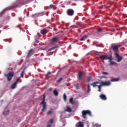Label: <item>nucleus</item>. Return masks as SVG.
<instances>
[{"label": "nucleus", "mask_w": 127, "mask_h": 127, "mask_svg": "<svg viewBox=\"0 0 127 127\" xmlns=\"http://www.w3.org/2000/svg\"><path fill=\"white\" fill-rule=\"evenodd\" d=\"M81 114L83 119H87V115H89L90 117H92V113L89 110H83L82 111Z\"/></svg>", "instance_id": "2"}, {"label": "nucleus", "mask_w": 127, "mask_h": 127, "mask_svg": "<svg viewBox=\"0 0 127 127\" xmlns=\"http://www.w3.org/2000/svg\"><path fill=\"white\" fill-rule=\"evenodd\" d=\"M50 74H51V72H48V73L46 75V77L47 78V77H48V76L50 75Z\"/></svg>", "instance_id": "36"}, {"label": "nucleus", "mask_w": 127, "mask_h": 127, "mask_svg": "<svg viewBox=\"0 0 127 127\" xmlns=\"http://www.w3.org/2000/svg\"><path fill=\"white\" fill-rule=\"evenodd\" d=\"M7 77V80L9 82V81H11V79H12V77L14 76V72L13 71H9L7 75H6Z\"/></svg>", "instance_id": "5"}, {"label": "nucleus", "mask_w": 127, "mask_h": 127, "mask_svg": "<svg viewBox=\"0 0 127 127\" xmlns=\"http://www.w3.org/2000/svg\"><path fill=\"white\" fill-rule=\"evenodd\" d=\"M32 51H33L32 49H31L29 51V53H28V57H30L31 56L30 54L31 53V52H32Z\"/></svg>", "instance_id": "26"}, {"label": "nucleus", "mask_w": 127, "mask_h": 127, "mask_svg": "<svg viewBox=\"0 0 127 127\" xmlns=\"http://www.w3.org/2000/svg\"><path fill=\"white\" fill-rule=\"evenodd\" d=\"M7 113L8 114V113H9V111L8 110V111H7Z\"/></svg>", "instance_id": "42"}, {"label": "nucleus", "mask_w": 127, "mask_h": 127, "mask_svg": "<svg viewBox=\"0 0 127 127\" xmlns=\"http://www.w3.org/2000/svg\"><path fill=\"white\" fill-rule=\"evenodd\" d=\"M87 38V36L86 35H84L83 37H82L81 38V39H80V41H84V40H85V39H86Z\"/></svg>", "instance_id": "23"}, {"label": "nucleus", "mask_w": 127, "mask_h": 127, "mask_svg": "<svg viewBox=\"0 0 127 127\" xmlns=\"http://www.w3.org/2000/svg\"><path fill=\"white\" fill-rule=\"evenodd\" d=\"M64 101H66L67 100V96H66V94H64Z\"/></svg>", "instance_id": "30"}, {"label": "nucleus", "mask_w": 127, "mask_h": 127, "mask_svg": "<svg viewBox=\"0 0 127 127\" xmlns=\"http://www.w3.org/2000/svg\"><path fill=\"white\" fill-rule=\"evenodd\" d=\"M97 84H100V82H99V81L94 82L91 83L90 85L91 86H93V88H95V87L98 86V85H97Z\"/></svg>", "instance_id": "16"}, {"label": "nucleus", "mask_w": 127, "mask_h": 127, "mask_svg": "<svg viewBox=\"0 0 127 127\" xmlns=\"http://www.w3.org/2000/svg\"><path fill=\"white\" fill-rule=\"evenodd\" d=\"M75 127H84V125L81 122H79L77 124L75 125Z\"/></svg>", "instance_id": "14"}, {"label": "nucleus", "mask_w": 127, "mask_h": 127, "mask_svg": "<svg viewBox=\"0 0 127 127\" xmlns=\"http://www.w3.org/2000/svg\"><path fill=\"white\" fill-rule=\"evenodd\" d=\"M51 115H52V109H51V110L48 111V112L47 113V116H50Z\"/></svg>", "instance_id": "21"}, {"label": "nucleus", "mask_w": 127, "mask_h": 127, "mask_svg": "<svg viewBox=\"0 0 127 127\" xmlns=\"http://www.w3.org/2000/svg\"><path fill=\"white\" fill-rule=\"evenodd\" d=\"M36 42L37 43H38V42H39V41H36Z\"/></svg>", "instance_id": "41"}, {"label": "nucleus", "mask_w": 127, "mask_h": 127, "mask_svg": "<svg viewBox=\"0 0 127 127\" xmlns=\"http://www.w3.org/2000/svg\"><path fill=\"white\" fill-rule=\"evenodd\" d=\"M17 85V83H16V82H14L11 86V89H12V90H13V89H15V88H16V85Z\"/></svg>", "instance_id": "18"}, {"label": "nucleus", "mask_w": 127, "mask_h": 127, "mask_svg": "<svg viewBox=\"0 0 127 127\" xmlns=\"http://www.w3.org/2000/svg\"><path fill=\"white\" fill-rule=\"evenodd\" d=\"M41 105H43V109H42V112H44L47 106V105L46 104V102H45V94H44L43 95V100L41 103Z\"/></svg>", "instance_id": "3"}, {"label": "nucleus", "mask_w": 127, "mask_h": 127, "mask_svg": "<svg viewBox=\"0 0 127 127\" xmlns=\"http://www.w3.org/2000/svg\"><path fill=\"white\" fill-rule=\"evenodd\" d=\"M119 80H120V78H116L111 79V82H117V81H119Z\"/></svg>", "instance_id": "22"}, {"label": "nucleus", "mask_w": 127, "mask_h": 127, "mask_svg": "<svg viewBox=\"0 0 127 127\" xmlns=\"http://www.w3.org/2000/svg\"><path fill=\"white\" fill-rule=\"evenodd\" d=\"M101 73L103 75H109V73H108L107 72L103 71Z\"/></svg>", "instance_id": "32"}, {"label": "nucleus", "mask_w": 127, "mask_h": 127, "mask_svg": "<svg viewBox=\"0 0 127 127\" xmlns=\"http://www.w3.org/2000/svg\"><path fill=\"white\" fill-rule=\"evenodd\" d=\"M77 79H78V80H82V79H83V74L82 73V72L79 71L78 72V74L77 76Z\"/></svg>", "instance_id": "13"}, {"label": "nucleus", "mask_w": 127, "mask_h": 127, "mask_svg": "<svg viewBox=\"0 0 127 127\" xmlns=\"http://www.w3.org/2000/svg\"><path fill=\"white\" fill-rule=\"evenodd\" d=\"M66 13L67 15H69V16H72L74 14V10L72 9H68L66 11Z\"/></svg>", "instance_id": "7"}, {"label": "nucleus", "mask_w": 127, "mask_h": 127, "mask_svg": "<svg viewBox=\"0 0 127 127\" xmlns=\"http://www.w3.org/2000/svg\"><path fill=\"white\" fill-rule=\"evenodd\" d=\"M47 32H48V30L46 29H43L40 31V33L42 35H45Z\"/></svg>", "instance_id": "12"}, {"label": "nucleus", "mask_w": 127, "mask_h": 127, "mask_svg": "<svg viewBox=\"0 0 127 127\" xmlns=\"http://www.w3.org/2000/svg\"><path fill=\"white\" fill-rule=\"evenodd\" d=\"M103 31V28H99L97 29V32H102Z\"/></svg>", "instance_id": "29"}, {"label": "nucleus", "mask_w": 127, "mask_h": 127, "mask_svg": "<svg viewBox=\"0 0 127 127\" xmlns=\"http://www.w3.org/2000/svg\"><path fill=\"white\" fill-rule=\"evenodd\" d=\"M109 58L108 60H109V62H110V65H118V63L115 62H112L113 61V58L112 57V56H111L110 57H109Z\"/></svg>", "instance_id": "8"}, {"label": "nucleus", "mask_w": 127, "mask_h": 127, "mask_svg": "<svg viewBox=\"0 0 127 127\" xmlns=\"http://www.w3.org/2000/svg\"><path fill=\"white\" fill-rule=\"evenodd\" d=\"M28 1H29V0H18L14 3L12 6L5 8L2 10V12H4L7 10H10V9H12V8H15V7H18V6L21 5V4H26Z\"/></svg>", "instance_id": "1"}, {"label": "nucleus", "mask_w": 127, "mask_h": 127, "mask_svg": "<svg viewBox=\"0 0 127 127\" xmlns=\"http://www.w3.org/2000/svg\"><path fill=\"white\" fill-rule=\"evenodd\" d=\"M59 41H60V38L58 36L54 37L51 39V44L52 45H54L55 43L59 42Z\"/></svg>", "instance_id": "4"}, {"label": "nucleus", "mask_w": 127, "mask_h": 127, "mask_svg": "<svg viewBox=\"0 0 127 127\" xmlns=\"http://www.w3.org/2000/svg\"><path fill=\"white\" fill-rule=\"evenodd\" d=\"M100 84H101V85H102V86H110V85H111V82H110V81H107V82L101 81V82H100Z\"/></svg>", "instance_id": "10"}, {"label": "nucleus", "mask_w": 127, "mask_h": 127, "mask_svg": "<svg viewBox=\"0 0 127 127\" xmlns=\"http://www.w3.org/2000/svg\"><path fill=\"white\" fill-rule=\"evenodd\" d=\"M119 47H120V46L112 44L111 48L113 49V51L114 52H117V51H119Z\"/></svg>", "instance_id": "6"}, {"label": "nucleus", "mask_w": 127, "mask_h": 127, "mask_svg": "<svg viewBox=\"0 0 127 127\" xmlns=\"http://www.w3.org/2000/svg\"><path fill=\"white\" fill-rule=\"evenodd\" d=\"M41 55L43 56V54H41Z\"/></svg>", "instance_id": "43"}, {"label": "nucleus", "mask_w": 127, "mask_h": 127, "mask_svg": "<svg viewBox=\"0 0 127 127\" xmlns=\"http://www.w3.org/2000/svg\"><path fill=\"white\" fill-rule=\"evenodd\" d=\"M19 80H20V77L16 79V81L15 82V83H16L17 84V83H18V81H19Z\"/></svg>", "instance_id": "34"}, {"label": "nucleus", "mask_w": 127, "mask_h": 127, "mask_svg": "<svg viewBox=\"0 0 127 127\" xmlns=\"http://www.w3.org/2000/svg\"><path fill=\"white\" fill-rule=\"evenodd\" d=\"M69 103H70V104L73 105V98H70L69 99Z\"/></svg>", "instance_id": "31"}, {"label": "nucleus", "mask_w": 127, "mask_h": 127, "mask_svg": "<svg viewBox=\"0 0 127 127\" xmlns=\"http://www.w3.org/2000/svg\"><path fill=\"white\" fill-rule=\"evenodd\" d=\"M115 55H116V58L117 59L118 62H121V61L123 60V57H121L118 54H116Z\"/></svg>", "instance_id": "11"}, {"label": "nucleus", "mask_w": 127, "mask_h": 127, "mask_svg": "<svg viewBox=\"0 0 127 127\" xmlns=\"http://www.w3.org/2000/svg\"><path fill=\"white\" fill-rule=\"evenodd\" d=\"M53 94L56 97H57V96L59 95V93H58V91H57L56 88H55V90L53 91Z\"/></svg>", "instance_id": "19"}, {"label": "nucleus", "mask_w": 127, "mask_h": 127, "mask_svg": "<svg viewBox=\"0 0 127 127\" xmlns=\"http://www.w3.org/2000/svg\"><path fill=\"white\" fill-rule=\"evenodd\" d=\"M102 86H103L101 84H100V85H98L97 86V87H98V92H101V89H102Z\"/></svg>", "instance_id": "24"}, {"label": "nucleus", "mask_w": 127, "mask_h": 127, "mask_svg": "<svg viewBox=\"0 0 127 127\" xmlns=\"http://www.w3.org/2000/svg\"><path fill=\"white\" fill-rule=\"evenodd\" d=\"M90 88V84L87 85V93H90V91H91V89Z\"/></svg>", "instance_id": "25"}, {"label": "nucleus", "mask_w": 127, "mask_h": 127, "mask_svg": "<svg viewBox=\"0 0 127 127\" xmlns=\"http://www.w3.org/2000/svg\"><path fill=\"white\" fill-rule=\"evenodd\" d=\"M91 81V78L90 77H87V82H90Z\"/></svg>", "instance_id": "37"}, {"label": "nucleus", "mask_w": 127, "mask_h": 127, "mask_svg": "<svg viewBox=\"0 0 127 127\" xmlns=\"http://www.w3.org/2000/svg\"><path fill=\"white\" fill-rule=\"evenodd\" d=\"M50 8H52L53 7L54 8L55 7V5H54L53 4H51L50 5Z\"/></svg>", "instance_id": "35"}, {"label": "nucleus", "mask_w": 127, "mask_h": 127, "mask_svg": "<svg viewBox=\"0 0 127 127\" xmlns=\"http://www.w3.org/2000/svg\"><path fill=\"white\" fill-rule=\"evenodd\" d=\"M62 80H63V78L61 77L57 81V83H60V82H61V81H62Z\"/></svg>", "instance_id": "28"}, {"label": "nucleus", "mask_w": 127, "mask_h": 127, "mask_svg": "<svg viewBox=\"0 0 127 127\" xmlns=\"http://www.w3.org/2000/svg\"><path fill=\"white\" fill-rule=\"evenodd\" d=\"M100 99H101L102 100H103L104 101H106V100H107V97L106 96V95L104 94H101L100 96Z\"/></svg>", "instance_id": "17"}, {"label": "nucleus", "mask_w": 127, "mask_h": 127, "mask_svg": "<svg viewBox=\"0 0 127 127\" xmlns=\"http://www.w3.org/2000/svg\"><path fill=\"white\" fill-rule=\"evenodd\" d=\"M56 48H59V47L58 46H55V47L50 49L48 51L49 52L51 51V50H54V49H56Z\"/></svg>", "instance_id": "20"}, {"label": "nucleus", "mask_w": 127, "mask_h": 127, "mask_svg": "<svg viewBox=\"0 0 127 127\" xmlns=\"http://www.w3.org/2000/svg\"><path fill=\"white\" fill-rule=\"evenodd\" d=\"M24 75V70H22L21 73V74H20V77L21 78H23V76Z\"/></svg>", "instance_id": "27"}, {"label": "nucleus", "mask_w": 127, "mask_h": 127, "mask_svg": "<svg viewBox=\"0 0 127 127\" xmlns=\"http://www.w3.org/2000/svg\"><path fill=\"white\" fill-rule=\"evenodd\" d=\"M54 121V120L50 119L49 121V123H50V124H53Z\"/></svg>", "instance_id": "33"}, {"label": "nucleus", "mask_w": 127, "mask_h": 127, "mask_svg": "<svg viewBox=\"0 0 127 127\" xmlns=\"http://www.w3.org/2000/svg\"><path fill=\"white\" fill-rule=\"evenodd\" d=\"M99 59H101V60H106V59L109 60V59H110V57H108L107 55H100L99 56Z\"/></svg>", "instance_id": "9"}, {"label": "nucleus", "mask_w": 127, "mask_h": 127, "mask_svg": "<svg viewBox=\"0 0 127 127\" xmlns=\"http://www.w3.org/2000/svg\"><path fill=\"white\" fill-rule=\"evenodd\" d=\"M52 90V88H50L49 91H51Z\"/></svg>", "instance_id": "40"}, {"label": "nucleus", "mask_w": 127, "mask_h": 127, "mask_svg": "<svg viewBox=\"0 0 127 127\" xmlns=\"http://www.w3.org/2000/svg\"><path fill=\"white\" fill-rule=\"evenodd\" d=\"M47 127H51V124H48Z\"/></svg>", "instance_id": "38"}, {"label": "nucleus", "mask_w": 127, "mask_h": 127, "mask_svg": "<svg viewBox=\"0 0 127 127\" xmlns=\"http://www.w3.org/2000/svg\"><path fill=\"white\" fill-rule=\"evenodd\" d=\"M64 112H67V113H71L72 112V109L69 106L66 107V109L64 110Z\"/></svg>", "instance_id": "15"}, {"label": "nucleus", "mask_w": 127, "mask_h": 127, "mask_svg": "<svg viewBox=\"0 0 127 127\" xmlns=\"http://www.w3.org/2000/svg\"><path fill=\"white\" fill-rule=\"evenodd\" d=\"M99 78H100V79H102V78H105V76H99Z\"/></svg>", "instance_id": "39"}]
</instances>
